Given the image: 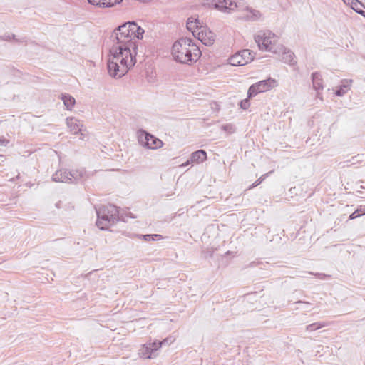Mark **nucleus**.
Segmentation results:
<instances>
[{"mask_svg":"<svg viewBox=\"0 0 365 365\" xmlns=\"http://www.w3.org/2000/svg\"><path fill=\"white\" fill-rule=\"evenodd\" d=\"M79 133H81L80 139H81V140H85V138H86V135H85V134H84V133H82V131H81V132H79Z\"/></svg>","mask_w":365,"mask_h":365,"instance_id":"32","label":"nucleus"},{"mask_svg":"<svg viewBox=\"0 0 365 365\" xmlns=\"http://www.w3.org/2000/svg\"><path fill=\"white\" fill-rule=\"evenodd\" d=\"M61 100L66 109L71 110L76 103L75 98L68 93L61 94Z\"/></svg>","mask_w":365,"mask_h":365,"instance_id":"20","label":"nucleus"},{"mask_svg":"<svg viewBox=\"0 0 365 365\" xmlns=\"http://www.w3.org/2000/svg\"><path fill=\"white\" fill-rule=\"evenodd\" d=\"M204 26L198 19L189 18L187 21V29L190 31L195 37L198 31Z\"/></svg>","mask_w":365,"mask_h":365,"instance_id":"14","label":"nucleus"},{"mask_svg":"<svg viewBox=\"0 0 365 365\" xmlns=\"http://www.w3.org/2000/svg\"><path fill=\"white\" fill-rule=\"evenodd\" d=\"M277 86V81L271 78L260 81L252 84L248 89V98L255 96L257 94L266 92Z\"/></svg>","mask_w":365,"mask_h":365,"instance_id":"6","label":"nucleus"},{"mask_svg":"<svg viewBox=\"0 0 365 365\" xmlns=\"http://www.w3.org/2000/svg\"><path fill=\"white\" fill-rule=\"evenodd\" d=\"M9 143V140L4 138H0V146H6Z\"/></svg>","mask_w":365,"mask_h":365,"instance_id":"29","label":"nucleus"},{"mask_svg":"<svg viewBox=\"0 0 365 365\" xmlns=\"http://www.w3.org/2000/svg\"><path fill=\"white\" fill-rule=\"evenodd\" d=\"M207 158V153L203 150H199L192 153L190 160L192 163H202Z\"/></svg>","mask_w":365,"mask_h":365,"instance_id":"19","label":"nucleus"},{"mask_svg":"<svg viewBox=\"0 0 365 365\" xmlns=\"http://www.w3.org/2000/svg\"><path fill=\"white\" fill-rule=\"evenodd\" d=\"M97 214L96 225L104 230L120 220L119 211L116 206L109 204L96 208Z\"/></svg>","mask_w":365,"mask_h":365,"instance_id":"3","label":"nucleus"},{"mask_svg":"<svg viewBox=\"0 0 365 365\" xmlns=\"http://www.w3.org/2000/svg\"><path fill=\"white\" fill-rule=\"evenodd\" d=\"M144 29L135 21H128L118 26L111 34L108 71L110 76L120 78L135 65L137 54L135 38L142 39Z\"/></svg>","mask_w":365,"mask_h":365,"instance_id":"1","label":"nucleus"},{"mask_svg":"<svg viewBox=\"0 0 365 365\" xmlns=\"http://www.w3.org/2000/svg\"><path fill=\"white\" fill-rule=\"evenodd\" d=\"M68 178H70L68 183H76L80 180L85 179L86 177V172L84 169L68 170Z\"/></svg>","mask_w":365,"mask_h":365,"instance_id":"13","label":"nucleus"},{"mask_svg":"<svg viewBox=\"0 0 365 365\" xmlns=\"http://www.w3.org/2000/svg\"><path fill=\"white\" fill-rule=\"evenodd\" d=\"M205 46H211L214 43L215 34L206 26L201 28L195 36Z\"/></svg>","mask_w":365,"mask_h":365,"instance_id":"10","label":"nucleus"},{"mask_svg":"<svg viewBox=\"0 0 365 365\" xmlns=\"http://www.w3.org/2000/svg\"><path fill=\"white\" fill-rule=\"evenodd\" d=\"M364 155V154H362V155H358L357 156L353 157V158H352V160H353L352 164H354V163H356V162H359V161H361V158H363Z\"/></svg>","mask_w":365,"mask_h":365,"instance_id":"27","label":"nucleus"},{"mask_svg":"<svg viewBox=\"0 0 365 365\" xmlns=\"http://www.w3.org/2000/svg\"><path fill=\"white\" fill-rule=\"evenodd\" d=\"M351 83V79L341 80L340 86L336 90L335 94L337 96H343L350 90Z\"/></svg>","mask_w":365,"mask_h":365,"instance_id":"17","label":"nucleus"},{"mask_svg":"<svg viewBox=\"0 0 365 365\" xmlns=\"http://www.w3.org/2000/svg\"><path fill=\"white\" fill-rule=\"evenodd\" d=\"M358 217H359V215L357 213V212H356V211H354L353 213H351V214L349 215V220H354V219L357 218Z\"/></svg>","mask_w":365,"mask_h":365,"instance_id":"30","label":"nucleus"},{"mask_svg":"<svg viewBox=\"0 0 365 365\" xmlns=\"http://www.w3.org/2000/svg\"><path fill=\"white\" fill-rule=\"evenodd\" d=\"M359 6H363V5L361 4V2H359L358 0H353L351 1V8L357 13L360 14H362L364 16H365L364 14V11L362 9H361Z\"/></svg>","mask_w":365,"mask_h":365,"instance_id":"23","label":"nucleus"},{"mask_svg":"<svg viewBox=\"0 0 365 365\" xmlns=\"http://www.w3.org/2000/svg\"><path fill=\"white\" fill-rule=\"evenodd\" d=\"M249 98H250L247 97L246 99L241 101V102L240 103V106L242 109L246 110L250 107V103Z\"/></svg>","mask_w":365,"mask_h":365,"instance_id":"25","label":"nucleus"},{"mask_svg":"<svg viewBox=\"0 0 365 365\" xmlns=\"http://www.w3.org/2000/svg\"><path fill=\"white\" fill-rule=\"evenodd\" d=\"M274 53L282 56L281 61L289 65H295L297 61L294 59V53L285 48L283 45H278L277 49L274 51Z\"/></svg>","mask_w":365,"mask_h":365,"instance_id":"9","label":"nucleus"},{"mask_svg":"<svg viewBox=\"0 0 365 365\" xmlns=\"http://www.w3.org/2000/svg\"><path fill=\"white\" fill-rule=\"evenodd\" d=\"M240 19L248 21H257L262 19V14L259 10L247 7Z\"/></svg>","mask_w":365,"mask_h":365,"instance_id":"11","label":"nucleus"},{"mask_svg":"<svg viewBox=\"0 0 365 365\" xmlns=\"http://www.w3.org/2000/svg\"><path fill=\"white\" fill-rule=\"evenodd\" d=\"M172 56L177 62L192 64L199 59L201 51L190 38H181L173 45Z\"/></svg>","mask_w":365,"mask_h":365,"instance_id":"2","label":"nucleus"},{"mask_svg":"<svg viewBox=\"0 0 365 365\" xmlns=\"http://www.w3.org/2000/svg\"><path fill=\"white\" fill-rule=\"evenodd\" d=\"M215 6L223 12L229 13L237 7V4L232 0H222L216 3Z\"/></svg>","mask_w":365,"mask_h":365,"instance_id":"16","label":"nucleus"},{"mask_svg":"<svg viewBox=\"0 0 365 365\" xmlns=\"http://www.w3.org/2000/svg\"><path fill=\"white\" fill-rule=\"evenodd\" d=\"M325 326L324 323L316 322L311 324H309L306 327V330L309 331H313L317 330L322 327Z\"/></svg>","mask_w":365,"mask_h":365,"instance_id":"22","label":"nucleus"},{"mask_svg":"<svg viewBox=\"0 0 365 365\" xmlns=\"http://www.w3.org/2000/svg\"><path fill=\"white\" fill-rule=\"evenodd\" d=\"M255 53L249 49H244L229 58V63L234 66H244L253 61Z\"/></svg>","mask_w":365,"mask_h":365,"instance_id":"7","label":"nucleus"},{"mask_svg":"<svg viewBox=\"0 0 365 365\" xmlns=\"http://www.w3.org/2000/svg\"><path fill=\"white\" fill-rule=\"evenodd\" d=\"M356 211L359 216L365 215V206H360Z\"/></svg>","mask_w":365,"mask_h":365,"instance_id":"28","label":"nucleus"},{"mask_svg":"<svg viewBox=\"0 0 365 365\" xmlns=\"http://www.w3.org/2000/svg\"><path fill=\"white\" fill-rule=\"evenodd\" d=\"M143 237L146 241H150V240L157 241V240H160L163 238L160 235H158V234L144 235H143Z\"/></svg>","mask_w":365,"mask_h":365,"instance_id":"24","label":"nucleus"},{"mask_svg":"<svg viewBox=\"0 0 365 365\" xmlns=\"http://www.w3.org/2000/svg\"><path fill=\"white\" fill-rule=\"evenodd\" d=\"M123 0H89V4L98 8H110L119 4Z\"/></svg>","mask_w":365,"mask_h":365,"instance_id":"15","label":"nucleus"},{"mask_svg":"<svg viewBox=\"0 0 365 365\" xmlns=\"http://www.w3.org/2000/svg\"><path fill=\"white\" fill-rule=\"evenodd\" d=\"M344 1H345V0H343Z\"/></svg>","mask_w":365,"mask_h":365,"instance_id":"38","label":"nucleus"},{"mask_svg":"<svg viewBox=\"0 0 365 365\" xmlns=\"http://www.w3.org/2000/svg\"><path fill=\"white\" fill-rule=\"evenodd\" d=\"M138 141L142 145L150 149H155L163 145V142L160 139L145 131H142L139 134Z\"/></svg>","mask_w":365,"mask_h":365,"instance_id":"8","label":"nucleus"},{"mask_svg":"<svg viewBox=\"0 0 365 365\" xmlns=\"http://www.w3.org/2000/svg\"><path fill=\"white\" fill-rule=\"evenodd\" d=\"M296 303L297 304H305V305H309V302H303V301H298Z\"/></svg>","mask_w":365,"mask_h":365,"instance_id":"34","label":"nucleus"},{"mask_svg":"<svg viewBox=\"0 0 365 365\" xmlns=\"http://www.w3.org/2000/svg\"><path fill=\"white\" fill-rule=\"evenodd\" d=\"M267 175H262L259 179L257 180L255 182L257 183V185H259L265 178V176Z\"/></svg>","mask_w":365,"mask_h":365,"instance_id":"31","label":"nucleus"},{"mask_svg":"<svg viewBox=\"0 0 365 365\" xmlns=\"http://www.w3.org/2000/svg\"><path fill=\"white\" fill-rule=\"evenodd\" d=\"M87 1H88V2L89 3V0H87Z\"/></svg>","mask_w":365,"mask_h":365,"instance_id":"37","label":"nucleus"},{"mask_svg":"<svg viewBox=\"0 0 365 365\" xmlns=\"http://www.w3.org/2000/svg\"><path fill=\"white\" fill-rule=\"evenodd\" d=\"M222 129L224 131L232 133L235 131V128L232 124H225L222 126Z\"/></svg>","mask_w":365,"mask_h":365,"instance_id":"26","label":"nucleus"},{"mask_svg":"<svg viewBox=\"0 0 365 365\" xmlns=\"http://www.w3.org/2000/svg\"><path fill=\"white\" fill-rule=\"evenodd\" d=\"M190 163H192V162H191V160H190H190H187L185 163H183V164L182 165V166H183V167H184V166H187V165H190Z\"/></svg>","mask_w":365,"mask_h":365,"instance_id":"33","label":"nucleus"},{"mask_svg":"<svg viewBox=\"0 0 365 365\" xmlns=\"http://www.w3.org/2000/svg\"><path fill=\"white\" fill-rule=\"evenodd\" d=\"M66 125L70 130V132L73 134L76 135L79 132L83 131V125L81 123L80 120H77L75 118H66Z\"/></svg>","mask_w":365,"mask_h":365,"instance_id":"12","label":"nucleus"},{"mask_svg":"<svg viewBox=\"0 0 365 365\" xmlns=\"http://www.w3.org/2000/svg\"><path fill=\"white\" fill-rule=\"evenodd\" d=\"M276 36L269 31H259L255 36V41L260 50L274 53L277 49Z\"/></svg>","mask_w":365,"mask_h":365,"instance_id":"4","label":"nucleus"},{"mask_svg":"<svg viewBox=\"0 0 365 365\" xmlns=\"http://www.w3.org/2000/svg\"><path fill=\"white\" fill-rule=\"evenodd\" d=\"M68 176V170H58L52 175V180L55 182L68 183L70 182Z\"/></svg>","mask_w":365,"mask_h":365,"instance_id":"18","label":"nucleus"},{"mask_svg":"<svg viewBox=\"0 0 365 365\" xmlns=\"http://www.w3.org/2000/svg\"><path fill=\"white\" fill-rule=\"evenodd\" d=\"M174 341L172 337H168L161 341H154L144 344L140 350V354L145 359H154L158 355V350L163 345H169Z\"/></svg>","mask_w":365,"mask_h":365,"instance_id":"5","label":"nucleus"},{"mask_svg":"<svg viewBox=\"0 0 365 365\" xmlns=\"http://www.w3.org/2000/svg\"><path fill=\"white\" fill-rule=\"evenodd\" d=\"M315 275H318L319 277H320V276H322L323 274H316Z\"/></svg>","mask_w":365,"mask_h":365,"instance_id":"36","label":"nucleus"},{"mask_svg":"<svg viewBox=\"0 0 365 365\" xmlns=\"http://www.w3.org/2000/svg\"><path fill=\"white\" fill-rule=\"evenodd\" d=\"M256 186H257V183L254 182V183L252 184V185L250 186L249 189H251V188L255 187Z\"/></svg>","mask_w":365,"mask_h":365,"instance_id":"35","label":"nucleus"},{"mask_svg":"<svg viewBox=\"0 0 365 365\" xmlns=\"http://www.w3.org/2000/svg\"><path fill=\"white\" fill-rule=\"evenodd\" d=\"M313 87L315 90L323 89L322 80L320 73L315 72L312 75Z\"/></svg>","mask_w":365,"mask_h":365,"instance_id":"21","label":"nucleus"}]
</instances>
